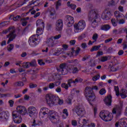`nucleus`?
Listing matches in <instances>:
<instances>
[{
    "label": "nucleus",
    "instance_id": "1",
    "mask_svg": "<svg viewBox=\"0 0 127 127\" xmlns=\"http://www.w3.org/2000/svg\"><path fill=\"white\" fill-rule=\"evenodd\" d=\"M40 118L47 117L53 124H57L60 121V117L58 113L53 110H50L49 109L43 107L40 110Z\"/></svg>",
    "mask_w": 127,
    "mask_h": 127
},
{
    "label": "nucleus",
    "instance_id": "2",
    "mask_svg": "<svg viewBox=\"0 0 127 127\" xmlns=\"http://www.w3.org/2000/svg\"><path fill=\"white\" fill-rule=\"evenodd\" d=\"M27 114L26 108L23 106H18L16 111L12 112L13 121L15 124H20L22 122V116H25Z\"/></svg>",
    "mask_w": 127,
    "mask_h": 127
},
{
    "label": "nucleus",
    "instance_id": "3",
    "mask_svg": "<svg viewBox=\"0 0 127 127\" xmlns=\"http://www.w3.org/2000/svg\"><path fill=\"white\" fill-rule=\"evenodd\" d=\"M58 73H55L53 75L49 76L48 79V82H53L55 80H61L60 75H66L68 74V69H67V64H63L60 65V69H57Z\"/></svg>",
    "mask_w": 127,
    "mask_h": 127
},
{
    "label": "nucleus",
    "instance_id": "4",
    "mask_svg": "<svg viewBox=\"0 0 127 127\" xmlns=\"http://www.w3.org/2000/svg\"><path fill=\"white\" fill-rule=\"evenodd\" d=\"M93 90L94 91H98L99 87L96 85H94L92 86V87H87L85 88L84 92V96L90 105H93V102L96 100V95L94 91H93Z\"/></svg>",
    "mask_w": 127,
    "mask_h": 127
},
{
    "label": "nucleus",
    "instance_id": "5",
    "mask_svg": "<svg viewBox=\"0 0 127 127\" xmlns=\"http://www.w3.org/2000/svg\"><path fill=\"white\" fill-rule=\"evenodd\" d=\"M46 100L50 107L57 106V105H62L64 103V100L59 98L58 95H54L51 94H48L46 95Z\"/></svg>",
    "mask_w": 127,
    "mask_h": 127
},
{
    "label": "nucleus",
    "instance_id": "6",
    "mask_svg": "<svg viewBox=\"0 0 127 127\" xmlns=\"http://www.w3.org/2000/svg\"><path fill=\"white\" fill-rule=\"evenodd\" d=\"M73 111L76 112L78 117H80V118H78V124H83L81 127H84V126H85L86 124H89V120L82 118L83 117H85V115H86L85 109L81 106H77L75 108L73 109Z\"/></svg>",
    "mask_w": 127,
    "mask_h": 127
},
{
    "label": "nucleus",
    "instance_id": "7",
    "mask_svg": "<svg viewBox=\"0 0 127 127\" xmlns=\"http://www.w3.org/2000/svg\"><path fill=\"white\" fill-rule=\"evenodd\" d=\"M44 28L42 27H37L36 31L37 35H34L29 38L28 43L29 45H30L31 47H34V46H36L37 44H39L38 37L39 36V35L43 34Z\"/></svg>",
    "mask_w": 127,
    "mask_h": 127
},
{
    "label": "nucleus",
    "instance_id": "8",
    "mask_svg": "<svg viewBox=\"0 0 127 127\" xmlns=\"http://www.w3.org/2000/svg\"><path fill=\"white\" fill-rule=\"evenodd\" d=\"M74 33H79L81 31H83L86 27V22L83 20H80L77 23L74 24L73 25Z\"/></svg>",
    "mask_w": 127,
    "mask_h": 127
},
{
    "label": "nucleus",
    "instance_id": "9",
    "mask_svg": "<svg viewBox=\"0 0 127 127\" xmlns=\"http://www.w3.org/2000/svg\"><path fill=\"white\" fill-rule=\"evenodd\" d=\"M99 116L104 122H111V120H113V114L108 111H101Z\"/></svg>",
    "mask_w": 127,
    "mask_h": 127
},
{
    "label": "nucleus",
    "instance_id": "10",
    "mask_svg": "<svg viewBox=\"0 0 127 127\" xmlns=\"http://www.w3.org/2000/svg\"><path fill=\"white\" fill-rule=\"evenodd\" d=\"M15 29L14 27H10L7 30H4L3 31V34H6V33H8V32H10L9 35H7L6 38H8V40L7 43L8 44L10 43L11 41H12L13 39L15 38L16 35L14 34Z\"/></svg>",
    "mask_w": 127,
    "mask_h": 127
},
{
    "label": "nucleus",
    "instance_id": "11",
    "mask_svg": "<svg viewBox=\"0 0 127 127\" xmlns=\"http://www.w3.org/2000/svg\"><path fill=\"white\" fill-rule=\"evenodd\" d=\"M82 79L79 77L76 78L75 80H72V79L68 80V84L64 83L62 84V88H64L65 90H68L69 87L72 86V84H76V83H80L82 82ZM69 85V86H68Z\"/></svg>",
    "mask_w": 127,
    "mask_h": 127
},
{
    "label": "nucleus",
    "instance_id": "12",
    "mask_svg": "<svg viewBox=\"0 0 127 127\" xmlns=\"http://www.w3.org/2000/svg\"><path fill=\"white\" fill-rule=\"evenodd\" d=\"M28 112L29 116L31 118L35 119L37 117V114H38V110L36 107L34 106H30L28 109Z\"/></svg>",
    "mask_w": 127,
    "mask_h": 127
},
{
    "label": "nucleus",
    "instance_id": "13",
    "mask_svg": "<svg viewBox=\"0 0 127 127\" xmlns=\"http://www.w3.org/2000/svg\"><path fill=\"white\" fill-rule=\"evenodd\" d=\"M114 90L115 91L116 96L119 97V95H120L122 99H126L127 97V91L125 89H122L120 92V89H119V87L115 86Z\"/></svg>",
    "mask_w": 127,
    "mask_h": 127
},
{
    "label": "nucleus",
    "instance_id": "14",
    "mask_svg": "<svg viewBox=\"0 0 127 127\" xmlns=\"http://www.w3.org/2000/svg\"><path fill=\"white\" fill-rule=\"evenodd\" d=\"M60 38H61V35L60 34L54 37H51L48 39L47 43L49 44V46L50 47H53L54 46V40H57V39H59Z\"/></svg>",
    "mask_w": 127,
    "mask_h": 127
},
{
    "label": "nucleus",
    "instance_id": "15",
    "mask_svg": "<svg viewBox=\"0 0 127 127\" xmlns=\"http://www.w3.org/2000/svg\"><path fill=\"white\" fill-rule=\"evenodd\" d=\"M113 13L111 11H108L107 10H105L101 16L102 18L103 19H105V20H108L111 18V17L112 16Z\"/></svg>",
    "mask_w": 127,
    "mask_h": 127
},
{
    "label": "nucleus",
    "instance_id": "16",
    "mask_svg": "<svg viewBox=\"0 0 127 127\" xmlns=\"http://www.w3.org/2000/svg\"><path fill=\"white\" fill-rule=\"evenodd\" d=\"M55 28L57 31H61L63 29V21L62 20H58L56 21Z\"/></svg>",
    "mask_w": 127,
    "mask_h": 127
},
{
    "label": "nucleus",
    "instance_id": "17",
    "mask_svg": "<svg viewBox=\"0 0 127 127\" xmlns=\"http://www.w3.org/2000/svg\"><path fill=\"white\" fill-rule=\"evenodd\" d=\"M67 26H72L74 24V18L71 16L67 15L66 16Z\"/></svg>",
    "mask_w": 127,
    "mask_h": 127
},
{
    "label": "nucleus",
    "instance_id": "18",
    "mask_svg": "<svg viewBox=\"0 0 127 127\" xmlns=\"http://www.w3.org/2000/svg\"><path fill=\"white\" fill-rule=\"evenodd\" d=\"M122 110H123V103H121L119 106L117 107V108H114L113 110H112L113 114H117V113H119V114H121L122 113Z\"/></svg>",
    "mask_w": 127,
    "mask_h": 127
},
{
    "label": "nucleus",
    "instance_id": "19",
    "mask_svg": "<svg viewBox=\"0 0 127 127\" xmlns=\"http://www.w3.org/2000/svg\"><path fill=\"white\" fill-rule=\"evenodd\" d=\"M104 102L106 106H108V107H109V106H111L112 105V96H108L106 98L104 99Z\"/></svg>",
    "mask_w": 127,
    "mask_h": 127
},
{
    "label": "nucleus",
    "instance_id": "20",
    "mask_svg": "<svg viewBox=\"0 0 127 127\" xmlns=\"http://www.w3.org/2000/svg\"><path fill=\"white\" fill-rule=\"evenodd\" d=\"M9 117V113L6 112H2L0 113V121L2 120H7Z\"/></svg>",
    "mask_w": 127,
    "mask_h": 127
},
{
    "label": "nucleus",
    "instance_id": "21",
    "mask_svg": "<svg viewBox=\"0 0 127 127\" xmlns=\"http://www.w3.org/2000/svg\"><path fill=\"white\" fill-rule=\"evenodd\" d=\"M120 127H127V118H123L120 120Z\"/></svg>",
    "mask_w": 127,
    "mask_h": 127
},
{
    "label": "nucleus",
    "instance_id": "22",
    "mask_svg": "<svg viewBox=\"0 0 127 127\" xmlns=\"http://www.w3.org/2000/svg\"><path fill=\"white\" fill-rule=\"evenodd\" d=\"M61 84L60 81H56L55 83H50L49 85V88L50 89H54L55 87H58Z\"/></svg>",
    "mask_w": 127,
    "mask_h": 127
},
{
    "label": "nucleus",
    "instance_id": "23",
    "mask_svg": "<svg viewBox=\"0 0 127 127\" xmlns=\"http://www.w3.org/2000/svg\"><path fill=\"white\" fill-rule=\"evenodd\" d=\"M72 52L70 54H68V55L70 56V57H72V56H76L77 54H79V52H80V48H77L76 51H74V49H72Z\"/></svg>",
    "mask_w": 127,
    "mask_h": 127
},
{
    "label": "nucleus",
    "instance_id": "24",
    "mask_svg": "<svg viewBox=\"0 0 127 127\" xmlns=\"http://www.w3.org/2000/svg\"><path fill=\"white\" fill-rule=\"evenodd\" d=\"M37 27H43L44 28V22L41 19H38L36 22Z\"/></svg>",
    "mask_w": 127,
    "mask_h": 127
},
{
    "label": "nucleus",
    "instance_id": "25",
    "mask_svg": "<svg viewBox=\"0 0 127 127\" xmlns=\"http://www.w3.org/2000/svg\"><path fill=\"white\" fill-rule=\"evenodd\" d=\"M114 15L115 17H116V18L117 19V21H119V18H120V17H121L122 15L123 16V17H125V16L124 15H123V14H121L120 11H116L115 12H114Z\"/></svg>",
    "mask_w": 127,
    "mask_h": 127
},
{
    "label": "nucleus",
    "instance_id": "26",
    "mask_svg": "<svg viewBox=\"0 0 127 127\" xmlns=\"http://www.w3.org/2000/svg\"><path fill=\"white\" fill-rule=\"evenodd\" d=\"M61 49H58L56 53H53V50H51L50 52V54L51 55H55L56 56H59L60 54H61Z\"/></svg>",
    "mask_w": 127,
    "mask_h": 127
},
{
    "label": "nucleus",
    "instance_id": "27",
    "mask_svg": "<svg viewBox=\"0 0 127 127\" xmlns=\"http://www.w3.org/2000/svg\"><path fill=\"white\" fill-rule=\"evenodd\" d=\"M101 29L104 31H108L111 29V26L109 25H104L101 26Z\"/></svg>",
    "mask_w": 127,
    "mask_h": 127
},
{
    "label": "nucleus",
    "instance_id": "28",
    "mask_svg": "<svg viewBox=\"0 0 127 127\" xmlns=\"http://www.w3.org/2000/svg\"><path fill=\"white\" fill-rule=\"evenodd\" d=\"M63 114L64 115H63V119L64 120H65V119H67V117L68 116H69V114L68 113V110L67 109H64L63 110Z\"/></svg>",
    "mask_w": 127,
    "mask_h": 127
},
{
    "label": "nucleus",
    "instance_id": "29",
    "mask_svg": "<svg viewBox=\"0 0 127 127\" xmlns=\"http://www.w3.org/2000/svg\"><path fill=\"white\" fill-rule=\"evenodd\" d=\"M120 0H112L109 2V5H116Z\"/></svg>",
    "mask_w": 127,
    "mask_h": 127
},
{
    "label": "nucleus",
    "instance_id": "30",
    "mask_svg": "<svg viewBox=\"0 0 127 127\" xmlns=\"http://www.w3.org/2000/svg\"><path fill=\"white\" fill-rule=\"evenodd\" d=\"M67 5L72 9H76V5L74 4H70V2H67Z\"/></svg>",
    "mask_w": 127,
    "mask_h": 127
},
{
    "label": "nucleus",
    "instance_id": "31",
    "mask_svg": "<svg viewBox=\"0 0 127 127\" xmlns=\"http://www.w3.org/2000/svg\"><path fill=\"white\" fill-rule=\"evenodd\" d=\"M23 68H29L30 66V63H23L22 65Z\"/></svg>",
    "mask_w": 127,
    "mask_h": 127
},
{
    "label": "nucleus",
    "instance_id": "32",
    "mask_svg": "<svg viewBox=\"0 0 127 127\" xmlns=\"http://www.w3.org/2000/svg\"><path fill=\"white\" fill-rule=\"evenodd\" d=\"M15 86H18V87H23L24 86V83L21 81H18L15 83Z\"/></svg>",
    "mask_w": 127,
    "mask_h": 127
},
{
    "label": "nucleus",
    "instance_id": "33",
    "mask_svg": "<svg viewBox=\"0 0 127 127\" xmlns=\"http://www.w3.org/2000/svg\"><path fill=\"white\" fill-rule=\"evenodd\" d=\"M21 21L23 26H26V25L27 24V19H22Z\"/></svg>",
    "mask_w": 127,
    "mask_h": 127
},
{
    "label": "nucleus",
    "instance_id": "34",
    "mask_svg": "<svg viewBox=\"0 0 127 127\" xmlns=\"http://www.w3.org/2000/svg\"><path fill=\"white\" fill-rule=\"evenodd\" d=\"M107 93V91H106V89L105 88H102L100 91H99V94L100 95H105Z\"/></svg>",
    "mask_w": 127,
    "mask_h": 127
},
{
    "label": "nucleus",
    "instance_id": "35",
    "mask_svg": "<svg viewBox=\"0 0 127 127\" xmlns=\"http://www.w3.org/2000/svg\"><path fill=\"white\" fill-rule=\"evenodd\" d=\"M65 102L68 105H71L72 104V98L69 97L67 99L65 100Z\"/></svg>",
    "mask_w": 127,
    "mask_h": 127
},
{
    "label": "nucleus",
    "instance_id": "36",
    "mask_svg": "<svg viewBox=\"0 0 127 127\" xmlns=\"http://www.w3.org/2000/svg\"><path fill=\"white\" fill-rule=\"evenodd\" d=\"M13 47H14V46L12 44H10V45H8L7 47L8 51H9V52L11 51V50H12V49H13Z\"/></svg>",
    "mask_w": 127,
    "mask_h": 127
},
{
    "label": "nucleus",
    "instance_id": "37",
    "mask_svg": "<svg viewBox=\"0 0 127 127\" xmlns=\"http://www.w3.org/2000/svg\"><path fill=\"white\" fill-rule=\"evenodd\" d=\"M61 1H62V0H59L57 2L56 5V9H58V8H59V6H61Z\"/></svg>",
    "mask_w": 127,
    "mask_h": 127
},
{
    "label": "nucleus",
    "instance_id": "38",
    "mask_svg": "<svg viewBox=\"0 0 127 127\" xmlns=\"http://www.w3.org/2000/svg\"><path fill=\"white\" fill-rule=\"evenodd\" d=\"M101 47V46H94L91 49V51H97V50H99V48Z\"/></svg>",
    "mask_w": 127,
    "mask_h": 127
},
{
    "label": "nucleus",
    "instance_id": "39",
    "mask_svg": "<svg viewBox=\"0 0 127 127\" xmlns=\"http://www.w3.org/2000/svg\"><path fill=\"white\" fill-rule=\"evenodd\" d=\"M111 22H112V25H113V26H117V25L118 24V21L116 20V19H112L111 20Z\"/></svg>",
    "mask_w": 127,
    "mask_h": 127
},
{
    "label": "nucleus",
    "instance_id": "40",
    "mask_svg": "<svg viewBox=\"0 0 127 127\" xmlns=\"http://www.w3.org/2000/svg\"><path fill=\"white\" fill-rule=\"evenodd\" d=\"M108 60V57H103L99 59V61L101 62H105V61H107Z\"/></svg>",
    "mask_w": 127,
    "mask_h": 127
},
{
    "label": "nucleus",
    "instance_id": "41",
    "mask_svg": "<svg viewBox=\"0 0 127 127\" xmlns=\"http://www.w3.org/2000/svg\"><path fill=\"white\" fill-rule=\"evenodd\" d=\"M71 94H74V95H78V94H79V91L77 90V89H73L72 90H71Z\"/></svg>",
    "mask_w": 127,
    "mask_h": 127
},
{
    "label": "nucleus",
    "instance_id": "42",
    "mask_svg": "<svg viewBox=\"0 0 127 127\" xmlns=\"http://www.w3.org/2000/svg\"><path fill=\"white\" fill-rule=\"evenodd\" d=\"M100 75H97L92 78V80L93 81H97L100 79Z\"/></svg>",
    "mask_w": 127,
    "mask_h": 127
},
{
    "label": "nucleus",
    "instance_id": "43",
    "mask_svg": "<svg viewBox=\"0 0 127 127\" xmlns=\"http://www.w3.org/2000/svg\"><path fill=\"white\" fill-rule=\"evenodd\" d=\"M8 104L9 106L12 108V107H13V105L14 104V101L12 100H9Z\"/></svg>",
    "mask_w": 127,
    "mask_h": 127
},
{
    "label": "nucleus",
    "instance_id": "44",
    "mask_svg": "<svg viewBox=\"0 0 127 127\" xmlns=\"http://www.w3.org/2000/svg\"><path fill=\"white\" fill-rule=\"evenodd\" d=\"M92 39L95 42H96V41H97V39H98V34H94L93 36Z\"/></svg>",
    "mask_w": 127,
    "mask_h": 127
},
{
    "label": "nucleus",
    "instance_id": "45",
    "mask_svg": "<svg viewBox=\"0 0 127 127\" xmlns=\"http://www.w3.org/2000/svg\"><path fill=\"white\" fill-rule=\"evenodd\" d=\"M98 24V23H97L96 21L94 20L92 23V26L93 27H96Z\"/></svg>",
    "mask_w": 127,
    "mask_h": 127
},
{
    "label": "nucleus",
    "instance_id": "46",
    "mask_svg": "<svg viewBox=\"0 0 127 127\" xmlns=\"http://www.w3.org/2000/svg\"><path fill=\"white\" fill-rule=\"evenodd\" d=\"M71 72L73 73V74L78 73V69L76 67H74L72 69Z\"/></svg>",
    "mask_w": 127,
    "mask_h": 127
},
{
    "label": "nucleus",
    "instance_id": "47",
    "mask_svg": "<svg viewBox=\"0 0 127 127\" xmlns=\"http://www.w3.org/2000/svg\"><path fill=\"white\" fill-rule=\"evenodd\" d=\"M23 63L21 61H18L15 63V64L17 66H20V67L21 66V65H22Z\"/></svg>",
    "mask_w": 127,
    "mask_h": 127
},
{
    "label": "nucleus",
    "instance_id": "48",
    "mask_svg": "<svg viewBox=\"0 0 127 127\" xmlns=\"http://www.w3.org/2000/svg\"><path fill=\"white\" fill-rule=\"evenodd\" d=\"M36 64V62L35 60H33L32 62L30 63V66H35Z\"/></svg>",
    "mask_w": 127,
    "mask_h": 127
},
{
    "label": "nucleus",
    "instance_id": "49",
    "mask_svg": "<svg viewBox=\"0 0 127 127\" xmlns=\"http://www.w3.org/2000/svg\"><path fill=\"white\" fill-rule=\"evenodd\" d=\"M62 91V90L60 87H57L56 89V92H57V93H61Z\"/></svg>",
    "mask_w": 127,
    "mask_h": 127
},
{
    "label": "nucleus",
    "instance_id": "50",
    "mask_svg": "<svg viewBox=\"0 0 127 127\" xmlns=\"http://www.w3.org/2000/svg\"><path fill=\"white\" fill-rule=\"evenodd\" d=\"M20 19V16L19 15H17L16 17H14L13 18V20L14 21H16V20H18V19Z\"/></svg>",
    "mask_w": 127,
    "mask_h": 127
},
{
    "label": "nucleus",
    "instance_id": "51",
    "mask_svg": "<svg viewBox=\"0 0 127 127\" xmlns=\"http://www.w3.org/2000/svg\"><path fill=\"white\" fill-rule=\"evenodd\" d=\"M71 124L72 126H74V127H76V126H77V121H76V120H72L71 121Z\"/></svg>",
    "mask_w": 127,
    "mask_h": 127
},
{
    "label": "nucleus",
    "instance_id": "52",
    "mask_svg": "<svg viewBox=\"0 0 127 127\" xmlns=\"http://www.w3.org/2000/svg\"><path fill=\"white\" fill-rule=\"evenodd\" d=\"M75 43H76V40H72L69 42V44H70V45H74V44H75Z\"/></svg>",
    "mask_w": 127,
    "mask_h": 127
},
{
    "label": "nucleus",
    "instance_id": "53",
    "mask_svg": "<svg viewBox=\"0 0 127 127\" xmlns=\"http://www.w3.org/2000/svg\"><path fill=\"white\" fill-rule=\"evenodd\" d=\"M118 9L121 12H124V7H123L122 6H119V7H118Z\"/></svg>",
    "mask_w": 127,
    "mask_h": 127
},
{
    "label": "nucleus",
    "instance_id": "54",
    "mask_svg": "<svg viewBox=\"0 0 127 127\" xmlns=\"http://www.w3.org/2000/svg\"><path fill=\"white\" fill-rule=\"evenodd\" d=\"M38 64H39V65H44L45 63L42 60H40L38 61Z\"/></svg>",
    "mask_w": 127,
    "mask_h": 127
},
{
    "label": "nucleus",
    "instance_id": "55",
    "mask_svg": "<svg viewBox=\"0 0 127 127\" xmlns=\"http://www.w3.org/2000/svg\"><path fill=\"white\" fill-rule=\"evenodd\" d=\"M24 99L26 101H28V100H29V96H28L27 95H25L24 96Z\"/></svg>",
    "mask_w": 127,
    "mask_h": 127
},
{
    "label": "nucleus",
    "instance_id": "56",
    "mask_svg": "<svg viewBox=\"0 0 127 127\" xmlns=\"http://www.w3.org/2000/svg\"><path fill=\"white\" fill-rule=\"evenodd\" d=\"M22 96V95H21V94L15 95L14 98L15 99H18V98H20V97H21Z\"/></svg>",
    "mask_w": 127,
    "mask_h": 127
},
{
    "label": "nucleus",
    "instance_id": "57",
    "mask_svg": "<svg viewBox=\"0 0 127 127\" xmlns=\"http://www.w3.org/2000/svg\"><path fill=\"white\" fill-rule=\"evenodd\" d=\"M125 21L124 19H121L119 21V24H124L125 23Z\"/></svg>",
    "mask_w": 127,
    "mask_h": 127
},
{
    "label": "nucleus",
    "instance_id": "58",
    "mask_svg": "<svg viewBox=\"0 0 127 127\" xmlns=\"http://www.w3.org/2000/svg\"><path fill=\"white\" fill-rule=\"evenodd\" d=\"M103 54H104V53H103V52H99L97 53V57H98V56H100V55H103Z\"/></svg>",
    "mask_w": 127,
    "mask_h": 127
},
{
    "label": "nucleus",
    "instance_id": "59",
    "mask_svg": "<svg viewBox=\"0 0 127 127\" xmlns=\"http://www.w3.org/2000/svg\"><path fill=\"white\" fill-rule=\"evenodd\" d=\"M63 48H64L65 50H66V49H68V45H63Z\"/></svg>",
    "mask_w": 127,
    "mask_h": 127
},
{
    "label": "nucleus",
    "instance_id": "60",
    "mask_svg": "<svg viewBox=\"0 0 127 127\" xmlns=\"http://www.w3.org/2000/svg\"><path fill=\"white\" fill-rule=\"evenodd\" d=\"M36 84H31L30 85V88H35L36 87Z\"/></svg>",
    "mask_w": 127,
    "mask_h": 127
},
{
    "label": "nucleus",
    "instance_id": "61",
    "mask_svg": "<svg viewBox=\"0 0 127 127\" xmlns=\"http://www.w3.org/2000/svg\"><path fill=\"white\" fill-rule=\"evenodd\" d=\"M123 54H124V51H123V50L119 51V52H118V55H123Z\"/></svg>",
    "mask_w": 127,
    "mask_h": 127
},
{
    "label": "nucleus",
    "instance_id": "62",
    "mask_svg": "<svg viewBox=\"0 0 127 127\" xmlns=\"http://www.w3.org/2000/svg\"><path fill=\"white\" fill-rule=\"evenodd\" d=\"M89 127H95L96 125L94 124L93 123H91L90 126H88Z\"/></svg>",
    "mask_w": 127,
    "mask_h": 127
},
{
    "label": "nucleus",
    "instance_id": "63",
    "mask_svg": "<svg viewBox=\"0 0 127 127\" xmlns=\"http://www.w3.org/2000/svg\"><path fill=\"white\" fill-rule=\"evenodd\" d=\"M127 49V44H123V50Z\"/></svg>",
    "mask_w": 127,
    "mask_h": 127
},
{
    "label": "nucleus",
    "instance_id": "64",
    "mask_svg": "<svg viewBox=\"0 0 127 127\" xmlns=\"http://www.w3.org/2000/svg\"><path fill=\"white\" fill-rule=\"evenodd\" d=\"M115 127H120V121L119 123V122H117L116 123H115Z\"/></svg>",
    "mask_w": 127,
    "mask_h": 127
}]
</instances>
